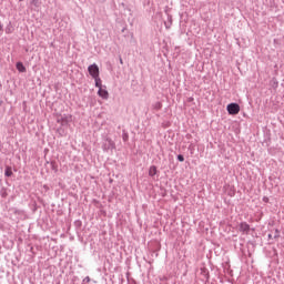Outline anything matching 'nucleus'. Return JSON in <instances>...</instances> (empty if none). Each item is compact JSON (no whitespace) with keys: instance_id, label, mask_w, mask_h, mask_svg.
<instances>
[{"instance_id":"obj_10","label":"nucleus","mask_w":284,"mask_h":284,"mask_svg":"<svg viewBox=\"0 0 284 284\" xmlns=\"http://www.w3.org/2000/svg\"><path fill=\"white\" fill-rule=\"evenodd\" d=\"M178 161H180L181 163H183V161H185V158H183V155H178Z\"/></svg>"},{"instance_id":"obj_6","label":"nucleus","mask_w":284,"mask_h":284,"mask_svg":"<svg viewBox=\"0 0 284 284\" xmlns=\"http://www.w3.org/2000/svg\"><path fill=\"white\" fill-rule=\"evenodd\" d=\"M16 68H17L18 72H26V67L23 65L22 62H18L16 64Z\"/></svg>"},{"instance_id":"obj_11","label":"nucleus","mask_w":284,"mask_h":284,"mask_svg":"<svg viewBox=\"0 0 284 284\" xmlns=\"http://www.w3.org/2000/svg\"><path fill=\"white\" fill-rule=\"evenodd\" d=\"M3 30V26L0 24V31Z\"/></svg>"},{"instance_id":"obj_5","label":"nucleus","mask_w":284,"mask_h":284,"mask_svg":"<svg viewBox=\"0 0 284 284\" xmlns=\"http://www.w3.org/2000/svg\"><path fill=\"white\" fill-rule=\"evenodd\" d=\"M159 170L156 169V166L152 165L149 169V176H156Z\"/></svg>"},{"instance_id":"obj_8","label":"nucleus","mask_w":284,"mask_h":284,"mask_svg":"<svg viewBox=\"0 0 284 284\" xmlns=\"http://www.w3.org/2000/svg\"><path fill=\"white\" fill-rule=\"evenodd\" d=\"M4 175H6V176H12V168L7 166V168H6V171H4Z\"/></svg>"},{"instance_id":"obj_1","label":"nucleus","mask_w":284,"mask_h":284,"mask_svg":"<svg viewBox=\"0 0 284 284\" xmlns=\"http://www.w3.org/2000/svg\"><path fill=\"white\" fill-rule=\"evenodd\" d=\"M229 114L236 115L241 112V105L239 103H230L226 106Z\"/></svg>"},{"instance_id":"obj_7","label":"nucleus","mask_w":284,"mask_h":284,"mask_svg":"<svg viewBox=\"0 0 284 284\" xmlns=\"http://www.w3.org/2000/svg\"><path fill=\"white\" fill-rule=\"evenodd\" d=\"M94 79V81H95V88H99V90H100V88H103L102 87V84H101V78H93Z\"/></svg>"},{"instance_id":"obj_2","label":"nucleus","mask_w":284,"mask_h":284,"mask_svg":"<svg viewBox=\"0 0 284 284\" xmlns=\"http://www.w3.org/2000/svg\"><path fill=\"white\" fill-rule=\"evenodd\" d=\"M88 72L92 77V79H97L99 77V65L97 64L89 65Z\"/></svg>"},{"instance_id":"obj_3","label":"nucleus","mask_w":284,"mask_h":284,"mask_svg":"<svg viewBox=\"0 0 284 284\" xmlns=\"http://www.w3.org/2000/svg\"><path fill=\"white\" fill-rule=\"evenodd\" d=\"M240 232H243L244 234H250V224H247V222L240 223Z\"/></svg>"},{"instance_id":"obj_4","label":"nucleus","mask_w":284,"mask_h":284,"mask_svg":"<svg viewBox=\"0 0 284 284\" xmlns=\"http://www.w3.org/2000/svg\"><path fill=\"white\" fill-rule=\"evenodd\" d=\"M99 97H101V99H108L110 97V93H108V90L100 88L98 91Z\"/></svg>"},{"instance_id":"obj_9","label":"nucleus","mask_w":284,"mask_h":284,"mask_svg":"<svg viewBox=\"0 0 284 284\" xmlns=\"http://www.w3.org/2000/svg\"><path fill=\"white\" fill-rule=\"evenodd\" d=\"M69 121H72V115H68V116H65V118H62V125L64 124V123H68Z\"/></svg>"}]
</instances>
